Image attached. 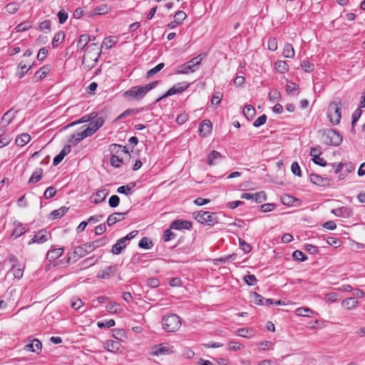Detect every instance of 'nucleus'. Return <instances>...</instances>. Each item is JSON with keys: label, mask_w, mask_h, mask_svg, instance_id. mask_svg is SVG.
Segmentation results:
<instances>
[{"label": "nucleus", "mask_w": 365, "mask_h": 365, "mask_svg": "<svg viewBox=\"0 0 365 365\" xmlns=\"http://www.w3.org/2000/svg\"><path fill=\"white\" fill-rule=\"evenodd\" d=\"M94 118L95 117L91 119V115H83L80 120L73 121L71 123L66 125L65 128L90 121L89 124L87 125L86 128L83 131L78 133L76 134H73L71 138L68 140V142L74 145H76L78 143H80L83 139H84L86 137L91 136L97 130H98L103 125L104 120L101 117H99L96 119Z\"/></svg>", "instance_id": "obj_1"}, {"label": "nucleus", "mask_w": 365, "mask_h": 365, "mask_svg": "<svg viewBox=\"0 0 365 365\" xmlns=\"http://www.w3.org/2000/svg\"><path fill=\"white\" fill-rule=\"evenodd\" d=\"M158 81H153L145 86H135L126 91L123 96L128 101H140L150 90L153 89L158 84Z\"/></svg>", "instance_id": "obj_2"}, {"label": "nucleus", "mask_w": 365, "mask_h": 365, "mask_svg": "<svg viewBox=\"0 0 365 365\" xmlns=\"http://www.w3.org/2000/svg\"><path fill=\"white\" fill-rule=\"evenodd\" d=\"M321 141L326 145L338 146L342 142V136L334 129L319 130Z\"/></svg>", "instance_id": "obj_3"}, {"label": "nucleus", "mask_w": 365, "mask_h": 365, "mask_svg": "<svg viewBox=\"0 0 365 365\" xmlns=\"http://www.w3.org/2000/svg\"><path fill=\"white\" fill-rule=\"evenodd\" d=\"M163 325L166 331L175 332L181 327V321L177 314H172L163 318Z\"/></svg>", "instance_id": "obj_4"}, {"label": "nucleus", "mask_w": 365, "mask_h": 365, "mask_svg": "<svg viewBox=\"0 0 365 365\" xmlns=\"http://www.w3.org/2000/svg\"><path fill=\"white\" fill-rule=\"evenodd\" d=\"M195 218L198 222L208 226H213L218 222V217L216 213L208 211L201 210L197 212Z\"/></svg>", "instance_id": "obj_5"}, {"label": "nucleus", "mask_w": 365, "mask_h": 365, "mask_svg": "<svg viewBox=\"0 0 365 365\" xmlns=\"http://www.w3.org/2000/svg\"><path fill=\"white\" fill-rule=\"evenodd\" d=\"M202 58L201 55L193 58L188 62L180 66V70L178 71L179 73L187 74L189 72H195L197 68V66L200 64Z\"/></svg>", "instance_id": "obj_6"}, {"label": "nucleus", "mask_w": 365, "mask_h": 365, "mask_svg": "<svg viewBox=\"0 0 365 365\" xmlns=\"http://www.w3.org/2000/svg\"><path fill=\"white\" fill-rule=\"evenodd\" d=\"M87 255L86 250L84 249L83 245L77 246L74 247L72 252L68 253L66 262L67 263L75 262L83 257Z\"/></svg>", "instance_id": "obj_7"}, {"label": "nucleus", "mask_w": 365, "mask_h": 365, "mask_svg": "<svg viewBox=\"0 0 365 365\" xmlns=\"http://www.w3.org/2000/svg\"><path fill=\"white\" fill-rule=\"evenodd\" d=\"M109 150L112 153V155L130 158V154L125 146H123L118 144H111L109 146Z\"/></svg>", "instance_id": "obj_8"}, {"label": "nucleus", "mask_w": 365, "mask_h": 365, "mask_svg": "<svg viewBox=\"0 0 365 365\" xmlns=\"http://www.w3.org/2000/svg\"><path fill=\"white\" fill-rule=\"evenodd\" d=\"M188 86L189 85L185 82L176 84L173 87L170 88L163 96L158 98L157 99V101H160L165 97L182 93V91H185L188 88Z\"/></svg>", "instance_id": "obj_9"}, {"label": "nucleus", "mask_w": 365, "mask_h": 365, "mask_svg": "<svg viewBox=\"0 0 365 365\" xmlns=\"http://www.w3.org/2000/svg\"><path fill=\"white\" fill-rule=\"evenodd\" d=\"M173 352V351L171 347L162 344L153 346L152 349L151 354L153 356L168 355Z\"/></svg>", "instance_id": "obj_10"}, {"label": "nucleus", "mask_w": 365, "mask_h": 365, "mask_svg": "<svg viewBox=\"0 0 365 365\" xmlns=\"http://www.w3.org/2000/svg\"><path fill=\"white\" fill-rule=\"evenodd\" d=\"M310 180L317 185L327 186L329 185L331 180L328 178H323L317 174L312 173L310 175Z\"/></svg>", "instance_id": "obj_11"}, {"label": "nucleus", "mask_w": 365, "mask_h": 365, "mask_svg": "<svg viewBox=\"0 0 365 365\" xmlns=\"http://www.w3.org/2000/svg\"><path fill=\"white\" fill-rule=\"evenodd\" d=\"M192 227V222L187 220H177L173 221L170 227L173 230H190Z\"/></svg>", "instance_id": "obj_12"}, {"label": "nucleus", "mask_w": 365, "mask_h": 365, "mask_svg": "<svg viewBox=\"0 0 365 365\" xmlns=\"http://www.w3.org/2000/svg\"><path fill=\"white\" fill-rule=\"evenodd\" d=\"M117 272L116 266L107 267L104 270L100 271L97 277L101 279H108L115 274Z\"/></svg>", "instance_id": "obj_13"}, {"label": "nucleus", "mask_w": 365, "mask_h": 365, "mask_svg": "<svg viewBox=\"0 0 365 365\" xmlns=\"http://www.w3.org/2000/svg\"><path fill=\"white\" fill-rule=\"evenodd\" d=\"M212 123L209 120H203L199 126V133L200 135L207 136L212 130Z\"/></svg>", "instance_id": "obj_14"}, {"label": "nucleus", "mask_w": 365, "mask_h": 365, "mask_svg": "<svg viewBox=\"0 0 365 365\" xmlns=\"http://www.w3.org/2000/svg\"><path fill=\"white\" fill-rule=\"evenodd\" d=\"M48 238L46 234V231L41 230L31 238V240L29 242V245H31L33 243L42 244L48 241Z\"/></svg>", "instance_id": "obj_15"}, {"label": "nucleus", "mask_w": 365, "mask_h": 365, "mask_svg": "<svg viewBox=\"0 0 365 365\" xmlns=\"http://www.w3.org/2000/svg\"><path fill=\"white\" fill-rule=\"evenodd\" d=\"M41 342L37 339H33L31 343L25 345L24 346V350L36 353L41 351Z\"/></svg>", "instance_id": "obj_16"}, {"label": "nucleus", "mask_w": 365, "mask_h": 365, "mask_svg": "<svg viewBox=\"0 0 365 365\" xmlns=\"http://www.w3.org/2000/svg\"><path fill=\"white\" fill-rule=\"evenodd\" d=\"M85 54H91V58H93L95 61H97L100 52L98 51V48L97 47V44L95 43H91L86 46L84 51Z\"/></svg>", "instance_id": "obj_17"}, {"label": "nucleus", "mask_w": 365, "mask_h": 365, "mask_svg": "<svg viewBox=\"0 0 365 365\" xmlns=\"http://www.w3.org/2000/svg\"><path fill=\"white\" fill-rule=\"evenodd\" d=\"M127 212H115L108 216L107 220V224L108 226H112L115 224L117 222L120 221L124 219V215Z\"/></svg>", "instance_id": "obj_18"}, {"label": "nucleus", "mask_w": 365, "mask_h": 365, "mask_svg": "<svg viewBox=\"0 0 365 365\" xmlns=\"http://www.w3.org/2000/svg\"><path fill=\"white\" fill-rule=\"evenodd\" d=\"M126 247V242L123 238L119 239L116 243L112 247V253L118 255Z\"/></svg>", "instance_id": "obj_19"}, {"label": "nucleus", "mask_w": 365, "mask_h": 365, "mask_svg": "<svg viewBox=\"0 0 365 365\" xmlns=\"http://www.w3.org/2000/svg\"><path fill=\"white\" fill-rule=\"evenodd\" d=\"M120 344L118 341L114 340H107L104 343V348L109 351L115 352L119 349Z\"/></svg>", "instance_id": "obj_20"}, {"label": "nucleus", "mask_w": 365, "mask_h": 365, "mask_svg": "<svg viewBox=\"0 0 365 365\" xmlns=\"http://www.w3.org/2000/svg\"><path fill=\"white\" fill-rule=\"evenodd\" d=\"M63 252V248H56L51 250H49L47 253V259H48L50 261L55 260L60 257Z\"/></svg>", "instance_id": "obj_21"}, {"label": "nucleus", "mask_w": 365, "mask_h": 365, "mask_svg": "<svg viewBox=\"0 0 365 365\" xmlns=\"http://www.w3.org/2000/svg\"><path fill=\"white\" fill-rule=\"evenodd\" d=\"M31 140V136L28 133H22L17 136L15 143L17 146L23 147Z\"/></svg>", "instance_id": "obj_22"}, {"label": "nucleus", "mask_w": 365, "mask_h": 365, "mask_svg": "<svg viewBox=\"0 0 365 365\" xmlns=\"http://www.w3.org/2000/svg\"><path fill=\"white\" fill-rule=\"evenodd\" d=\"M331 212L338 217H348L351 214V210L348 207H341L335 210H332Z\"/></svg>", "instance_id": "obj_23"}, {"label": "nucleus", "mask_w": 365, "mask_h": 365, "mask_svg": "<svg viewBox=\"0 0 365 365\" xmlns=\"http://www.w3.org/2000/svg\"><path fill=\"white\" fill-rule=\"evenodd\" d=\"M90 41V36L88 34H82L79 36L77 41V48L83 50L86 48L88 43Z\"/></svg>", "instance_id": "obj_24"}, {"label": "nucleus", "mask_w": 365, "mask_h": 365, "mask_svg": "<svg viewBox=\"0 0 365 365\" xmlns=\"http://www.w3.org/2000/svg\"><path fill=\"white\" fill-rule=\"evenodd\" d=\"M106 308L110 313L119 314L123 312L121 306L115 302L108 303Z\"/></svg>", "instance_id": "obj_25"}, {"label": "nucleus", "mask_w": 365, "mask_h": 365, "mask_svg": "<svg viewBox=\"0 0 365 365\" xmlns=\"http://www.w3.org/2000/svg\"><path fill=\"white\" fill-rule=\"evenodd\" d=\"M130 158L126 157H120L117 155H111L110 159V164L115 168H119L121 164H123L125 160Z\"/></svg>", "instance_id": "obj_26"}, {"label": "nucleus", "mask_w": 365, "mask_h": 365, "mask_svg": "<svg viewBox=\"0 0 365 365\" xmlns=\"http://www.w3.org/2000/svg\"><path fill=\"white\" fill-rule=\"evenodd\" d=\"M43 170L42 168H39L35 170L32 175L30 177L28 183H35L38 182L43 176Z\"/></svg>", "instance_id": "obj_27"}, {"label": "nucleus", "mask_w": 365, "mask_h": 365, "mask_svg": "<svg viewBox=\"0 0 365 365\" xmlns=\"http://www.w3.org/2000/svg\"><path fill=\"white\" fill-rule=\"evenodd\" d=\"M98 259L94 257H88L86 259L80 262L81 269H85L91 266L94 265L97 262Z\"/></svg>", "instance_id": "obj_28"}, {"label": "nucleus", "mask_w": 365, "mask_h": 365, "mask_svg": "<svg viewBox=\"0 0 365 365\" xmlns=\"http://www.w3.org/2000/svg\"><path fill=\"white\" fill-rule=\"evenodd\" d=\"M32 67V65L27 66V65L24 62L21 61L18 66V68L21 71H18L16 73V76L21 78L24 76L25 73H26Z\"/></svg>", "instance_id": "obj_29"}, {"label": "nucleus", "mask_w": 365, "mask_h": 365, "mask_svg": "<svg viewBox=\"0 0 365 365\" xmlns=\"http://www.w3.org/2000/svg\"><path fill=\"white\" fill-rule=\"evenodd\" d=\"M222 158L220 153L212 150L207 157V164L210 165L216 164V161Z\"/></svg>", "instance_id": "obj_30"}, {"label": "nucleus", "mask_w": 365, "mask_h": 365, "mask_svg": "<svg viewBox=\"0 0 365 365\" xmlns=\"http://www.w3.org/2000/svg\"><path fill=\"white\" fill-rule=\"evenodd\" d=\"M135 186V182H130L126 185H123L119 187L117 189V192L120 194H124L125 195H129L131 193V190Z\"/></svg>", "instance_id": "obj_31"}, {"label": "nucleus", "mask_w": 365, "mask_h": 365, "mask_svg": "<svg viewBox=\"0 0 365 365\" xmlns=\"http://www.w3.org/2000/svg\"><path fill=\"white\" fill-rule=\"evenodd\" d=\"M341 304L344 307H345L347 309H352L357 306L358 302L354 297H349L345 299L342 302Z\"/></svg>", "instance_id": "obj_32"}, {"label": "nucleus", "mask_w": 365, "mask_h": 365, "mask_svg": "<svg viewBox=\"0 0 365 365\" xmlns=\"http://www.w3.org/2000/svg\"><path fill=\"white\" fill-rule=\"evenodd\" d=\"M64 37L65 34L63 31H60L57 32L53 38L52 46L56 48L63 41Z\"/></svg>", "instance_id": "obj_33"}, {"label": "nucleus", "mask_w": 365, "mask_h": 365, "mask_svg": "<svg viewBox=\"0 0 365 365\" xmlns=\"http://www.w3.org/2000/svg\"><path fill=\"white\" fill-rule=\"evenodd\" d=\"M294 49L292 44L287 43L285 44L284 49H283V56L285 58H292L294 57Z\"/></svg>", "instance_id": "obj_34"}, {"label": "nucleus", "mask_w": 365, "mask_h": 365, "mask_svg": "<svg viewBox=\"0 0 365 365\" xmlns=\"http://www.w3.org/2000/svg\"><path fill=\"white\" fill-rule=\"evenodd\" d=\"M274 65L276 70L280 73H284L289 70V66L284 61H277Z\"/></svg>", "instance_id": "obj_35"}, {"label": "nucleus", "mask_w": 365, "mask_h": 365, "mask_svg": "<svg viewBox=\"0 0 365 365\" xmlns=\"http://www.w3.org/2000/svg\"><path fill=\"white\" fill-rule=\"evenodd\" d=\"M108 195V192H106V190H98L96 192V198L94 199L93 200V202L95 204H98L100 202H101L102 201H103L106 196Z\"/></svg>", "instance_id": "obj_36"}, {"label": "nucleus", "mask_w": 365, "mask_h": 365, "mask_svg": "<svg viewBox=\"0 0 365 365\" xmlns=\"http://www.w3.org/2000/svg\"><path fill=\"white\" fill-rule=\"evenodd\" d=\"M49 71H50L49 68L47 66H44L40 70H38L37 72H36L35 77L38 80H41L47 76V74L48 73Z\"/></svg>", "instance_id": "obj_37"}, {"label": "nucleus", "mask_w": 365, "mask_h": 365, "mask_svg": "<svg viewBox=\"0 0 365 365\" xmlns=\"http://www.w3.org/2000/svg\"><path fill=\"white\" fill-rule=\"evenodd\" d=\"M250 299L255 304H256L257 305H264V299L263 298L262 296H261L260 294H259L257 292H252L250 294Z\"/></svg>", "instance_id": "obj_38"}, {"label": "nucleus", "mask_w": 365, "mask_h": 365, "mask_svg": "<svg viewBox=\"0 0 365 365\" xmlns=\"http://www.w3.org/2000/svg\"><path fill=\"white\" fill-rule=\"evenodd\" d=\"M26 229L25 227H23L21 223H18L16 225L15 229L14 230L11 236H15L16 237H18L21 236V235L24 234L26 232Z\"/></svg>", "instance_id": "obj_39"}, {"label": "nucleus", "mask_w": 365, "mask_h": 365, "mask_svg": "<svg viewBox=\"0 0 365 365\" xmlns=\"http://www.w3.org/2000/svg\"><path fill=\"white\" fill-rule=\"evenodd\" d=\"M295 312L297 315L302 317H310L313 314V311L307 307L297 308Z\"/></svg>", "instance_id": "obj_40"}, {"label": "nucleus", "mask_w": 365, "mask_h": 365, "mask_svg": "<svg viewBox=\"0 0 365 365\" xmlns=\"http://www.w3.org/2000/svg\"><path fill=\"white\" fill-rule=\"evenodd\" d=\"M20 7V4L17 2H11L5 6L6 11L9 14L16 13Z\"/></svg>", "instance_id": "obj_41"}, {"label": "nucleus", "mask_w": 365, "mask_h": 365, "mask_svg": "<svg viewBox=\"0 0 365 365\" xmlns=\"http://www.w3.org/2000/svg\"><path fill=\"white\" fill-rule=\"evenodd\" d=\"M165 66V64L163 63H160L158 64L154 68H151L147 72L146 77L147 78H149L152 77L153 75L161 71Z\"/></svg>", "instance_id": "obj_42"}, {"label": "nucleus", "mask_w": 365, "mask_h": 365, "mask_svg": "<svg viewBox=\"0 0 365 365\" xmlns=\"http://www.w3.org/2000/svg\"><path fill=\"white\" fill-rule=\"evenodd\" d=\"M31 27V24L29 21H24V22H22V23L19 24V25H17L14 29H15L16 32H22V31H27Z\"/></svg>", "instance_id": "obj_43"}, {"label": "nucleus", "mask_w": 365, "mask_h": 365, "mask_svg": "<svg viewBox=\"0 0 365 365\" xmlns=\"http://www.w3.org/2000/svg\"><path fill=\"white\" fill-rule=\"evenodd\" d=\"M292 257L295 260H297L299 262H304L307 259V257L306 256V255L300 250L294 251L292 254Z\"/></svg>", "instance_id": "obj_44"}, {"label": "nucleus", "mask_w": 365, "mask_h": 365, "mask_svg": "<svg viewBox=\"0 0 365 365\" xmlns=\"http://www.w3.org/2000/svg\"><path fill=\"white\" fill-rule=\"evenodd\" d=\"M339 295L336 292H330L326 294L324 300L328 303H334L338 300Z\"/></svg>", "instance_id": "obj_45"}, {"label": "nucleus", "mask_w": 365, "mask_h": 365, "mask_svg": "<svg viewBox=\"0 0 365 365\" xmlns=\"http://www.w3.org/2000/svg\"><path fill=\"white\" fill-rule=\"evenodd\" d=\"M12 271L15 278L21 279L23 277V268L21 265L16 266V264L12 265Z\"/></svg>", "instance_id": "obj_46"}, {"label": "nucleus", "mask_w": 365, "mask_h": 365, "mask_svg": "<svg viewBox=\"0 0 365 365\" xmlns=\"http://www.w3.org/2000/svg\"><path fill=\"white\" fill-rule=\"evenodd\" d=\"M301 67L305 72H312L314 69V65L307 60L302 61Z\"/></svg>", "instance_id": "obj_47"}, {"label": "nucleus", "mask_w": 365, "mask_h": 365, "mask_svg": "<svg viewBox=\"0 0 365 365\" xmlns=\"http://www.w3.org/2000/svg\"><path fill=\"white\" fill-rule=\"evenodd\" d=\"M329 112H334L335 114H340L341 113V103L332 102L329 106Z\"/></svg>", "instance_id": "obj_48"}, {"label": "nucleus", "mask_w": 365, "mask_h": 365, "mask_svg": "<svg viewBox=\"0 0 365 365\" xmlns=\"http://www.w3.org/2000/svg\"><path fill=\"white\" fill-rule=\"evenodd\" d=\"M138 246L140 248L149 249L153 246V242L151 240H149L148 238L143 237L139 242Z\"/></svg>", "instance_id": "obj_49"}, {"label": "nucleus", "mask_w": 365, "mask_h": 365, "mask_svg": "<svg viewBox=\"0 0 365 365\" xmlns=\"http://www.w3.org/2000/svg\"><path fill=\"white\" fill-rule=\"evenodd\" d=\"M243 279L244 282L249 286H253L257 282V278L254 274L245 275Z\"/></svg>", "instance_id": "obj_50"}, {"label": "nucleus", "mask_w": 365, "mask_h": 365, "mask_svg": "<svg viewBox=\"0 0 365 365\" xmlns=\"http://www.w3.org/2000/svg\"><path fill=\"white\" fill-rule=\"evenodd\" d=\"M117 43V40L114 39L113 37H106L103 41L102 46H105L106 48H110Z\"/></svg>", "instance_id": "obj_51"}, {"label": "nucleus", "mask_w": 365, "mask_h": 365, "mask_svg": "<svg viewBox=\"0 0 365 365\" xmlns=\"http://www.w3.org/2000/svg\"><path fill=\"white\" fill-rule=\"evenodd\" d=\"M186 16L187 15L184 11H180L175 14L174 20L175 21V23L180 24L182 23V21L185 19Z\"/></svg>", "instance_id": "obj_52"}, {"label": "nucleus", "mask_w": 365, "mask_h": 365, "mask_svg": "<svg viewBox=\"0 0 365 365\" xmlns=\"http://www.w3.org/2000/svg\"><path fill=\"white\" fill-rule=\"evenodd\" d=\"M108 12L107 6L105 4L97 6L94 9L93 11V15H101L105 14Z\"/></svg>", "instance_id": "obj_53"}, {"label": "nucleus", "mask_w": 365, "mask_h": 365, "mask_svg": "<svg viewBox=\"0 0 365 365\" xmlns=\"http://www.w3.org/2000/svg\"><path fill=\"white\" fill-rule=\"evenodd\" d=\"M115 324L113 319H108L104 322H98L97 325L99 328H110L115 326Z\"/></svg>", "instance_id": "obj_54"}, {"label": "nucleus", "mask_w": 365, "mask_h": 365, "mask_svg": "<svg viewBox=\"0 0 365 365\" xmlns=\"http://www.w3.org/2000/svg\"><path fill=\"white\" fill-rule=\"evenodd\" d=\"M57 16L58 18L59 24H63L68 19V13L66 12L64 10H61L58 12Z\"/></svg>", "instance_id": "obj_55"}, {"label": "nucleus", "mask_w": 365, "mask_h": 365, "mask_svg": "<svg viewBox=\"0 0 365 365\" xmlns=\"http://www.w3.org/2000/svg\"><path fill=\"white\" fill-rule=\"evenodd\" d=\"M327 242L330 246H333L334 247H339L341 245V241L339 239L335 237H329L327 240Z\"/></svg>", "instance_id": "obj_56"}, {"label": "nucleus", "mask_w": 365, "mask_h": 365, "mask_svg": "<svg viewBox=\"0 0 365 365\" xmlns=\"http://www.w3.org/2000/svg\"><path fill=\"white\" fill-rule=\"evenodd\" d=\"M228 348L230 351H238L244 348V346L237 341H230L228 344Z\"/></svg>", "instance_id": "obj_57"}, {"label": "nucleus", "mask_w": 365, "mask_h": 365, "mask_svg": "<svg viewBox=\"0 0 365 365\" xmlns=\"http://www.w3.org/2000/svg\"><path fill=\"white\" fill-rule=\"evenodd\" d=\"M281 94L277 89H273L269 93V98L272 101H277L280 98Z\"/></svg>", "instance_id": "obj_58"}, {"label": "nucleus", "mask_w": 365, "mask_h": 365, "mask_svg": "<svg viewBox=\"0 0 365 365\" xmlns=\"http://www.w3.org/2000/svg\"><path fill=\"white\" fill-rule=\"evenodd\" d=\"M120 202V198L118 195H112L108 200V204L111 207H116Z\"/></svg>", "instance_id": "obj_59"}, {"label": "nucleus", "mask_w": 365, "mask_h": 365, "mask_svg": "<svg viewBox=\"0 0 365 365\" xmlns=\"http://www.w3.org/2000/svg\"><path fill=\"white\" fill-rule=\"evenodd\" d=\"M291 170L294 175H297L299 177L302 176V171H301V169H300V167H299L298 163H297V162L292 163V166H291Z\"/></svg>", "instance_id": "obj_60"}, {"label": "nucleus", "mask_w": 365, "mask_h": 365, "mask_svg": "<svg viewBox=\"0 0 365 365\" xmlns=\"http://www.w3.org/2000/svg\"><path fill=\"white\" fill-rule=\"evenodd\" d=\"M266 200V194L264 192L255 193L254 200L257 203H261Z\"/></svg>", "instance_id": "obj_61"}, {"label": "nucleus", "mask_w": 365, "mask_h": 365, "mask_svg": "<svg viewBox=\"0 0 365 365\" xmlns=\"http://www.w3.org/2000/svg\"><path fill=\"white\" fill-rule=\"evenodd\" d=\"M170 230V228L167 229L164 232L163 240L165 242H168L169 240H173L175 237V233H173Z\"/></svg>", "instance_id": "obj_62"}, {"label": "nucleus", "mask_w": 365, "mask_h": 365, "mask_svg": "<svg viewBox=\"0 0 365 365\" xmlns=\"http://www.w3.org/2000/svg\"><path fill=\"white\" fill-rule=\"evenodd\" d=\"M361 108H365V91L362 93L361 96L359 106L356 109L355 112L353 114H361Z\"/></svg>", "instance_id": "obj_63"}, {"label": "nucleus", "mask_w": 365, "mask_h": 365, "mask_svg": "<svg viewBox=\"0 0 365 365\" xmlns=\"http://www.w3.org/2000/svg\"><path fill=\"white\" fill-rule=\"evenodd\" d=\"M48 55V50L46 48H41L38 54H37V59L40 61H43Z\"/></svg>", "instance_id": "obj_64"}]
</instances>
